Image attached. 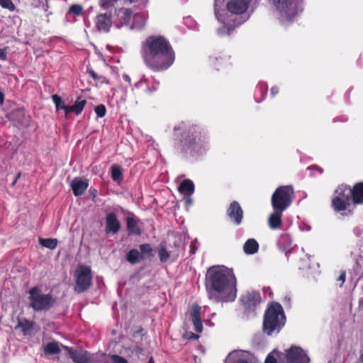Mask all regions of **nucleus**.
<instances>
[{
    "instance_id": "obj_1",
    "label": "nucleus",
    "mask_w": 363,
    "mask_h": 363,
    "mask_svg": "<svg viewBox=\"0 0 363 363\" xmlns=\"http://www.w3.org/2000/svg\"><path fill=\"white\" fill-rule=\"evenodd\" d=\"M174 149L186 159H194L208 149L206 131L200 126L182 122L174 128Z\"/></svg>"
},
{
    "instance_id": "obj_2",
    "label": "nucleus",
    "mask_w": 363,
    "mask_h": 363,
    "mask_svg": "<svg viewBox=\"0 0 363 363\" xmlns=\"http://www.w3.org/2000/svg\"><path fill=\"white\" fill-rule=\"evenodd\" d=\"M237 281L231 269L224 266L209 268L206 286L208 298L214 301H233L237 296Z\"/></svg>"
},
{
    "instance_id": "obj_3",
    "label": "nucleus",
    "mask_w": 363,
    "mask_h": 363,
    "mask_svg": "<svg viewBox=\"0 0 363 363\" xmlns=\"http://www.w3.org/2000/svg\"><path fill=\"white\" fill-rule=\"evenodd\" d=\"M142 57L145 64L155 72L167 69L175 59L172 46L162 36H150L146 39L142 48Z\"/></svg>"
},
{
    "instance_id": "obj_4",
    "label": "nucleus",
    "mask_w": 363,
    "mask_h": 363,
    "mask_svg": "<svg viewBox=\"0 0 363 363\" xmlns=\"http://www.w3.org/2000/svg\"><path fill=\"white\" fill-rule=\"evenodd\" d=\"M252 0H214L213 9L216 18L223 26L218 29L220 35H230V32L244 23L249 17L244 18Z\"/></svg>"
},
{
    "instance_id": "obj_5",
    "label": "nucleus",
    "mask_w": 363,
    "mask_h": 363,
    "mask_svg": "<svg viewBox=\"0 0 363 363\" xmlns=\"http://www.w3.org/2000/svg\"><path fill=\"white\" fill-rule=\"evenodd\" d=\"M286 323V317L281 304L272 303L265 311L263 330L268 335L279 333Z\"/></svg>"
},
{
    "instance_id": "obj_6",
    "label": "nucleus",
    "mask_w": 363,
    "mask_h": 363,
    "mask_svg": "<svg viewBox=\"0 0 363 363\" xmlns=\"http://www.w3.org/2000/svg\"><path fill=\"white\" fill-rule=\"evenodd\" d=\"M299 1L300 0H272L281 23L291 22L294 17L302 11L303 9L299 5Z\"/></svg>"
},
{
    "instance_id": "obj_7",
    "label": "nucleus",
    "mask_w": 363,
    "mask_h": 363,
    "mask_svg": "<svg viewBox=\"0 0 363 363\" xmlns=\"http://www.w3.org/2000/svg\"><path fill=\"white\" fill-rule=\"evenodd\" d=\"M294 189L291 186L278 187L272 196V206L274 211H284L292 203Z\"/></svg>"
},
{
    "instance_id": "obj_8",
    "label": "nucleus",
    "mask_w": 363,
    "mask_h": 363,
    "mask_svg": "<svg viewBox=\"0 0 363 363\" xmlns=\"http://www.w3.org/2000/svg\"><path fill=\"white\" fill-rule=\"evenodd\" d=\"M30 306L35 311H47L55 303V299L50 294H44L38 287L29 291Z\"/></svg>"
},
{
    "instance_id": "obj_9",
    "label": "nucleus",
    "mask_w": 363,
    "mask_h": 363,
    "mask_svg": "<svg viewBox=\"0 0 363 363\" xmlns=\"http://www.w3.org/2000/svg\"><path fill=\"white\" fill-rule=\"evenodd\" d=\"M74 287L75 291L82 293L87 290L91 284V269L85 266H79L75 273Z\"/></svg>"
},
{
    "instance_id": "obj_10",
    "label": "nucleus",
    "mask_w": 363,
    "mask_h": 363,
    "mask_svg": "<svg viewBox=\"0 0 363 363\" xmlns=\"http://www.w3.org/2000/svg\"><path fill=\"white\" fill-rule=\"evenodd\" d=\"M282 355L284 363H310L307 352L300 347L291 346Z\"/></svg>"
},
{
    "instance_id": "obj_11",
    "label": "nucleus",
    "mask_w": 363,
    "mask_h": 363,
    "mask_svg": "<svg viewBox=\"0 0 363 363\" xmlns=\"http://www.w3.org/2000/svg\"><path fill=\"white\" fill-rule=\"evenodd\" d=\"M261 301L260 294L256 291H248L241 296L240 302L247 315L253 313Z\"/></svg>"
},
{
    "instance_id": "obj_12",
    "label": "nucleus",
    "mask_w": 363,
    "mask_h": 363,
    "mask_svg": "<svg viewBox=\"0 0 363 363\" xmlns=\"http://www.w3.org/2000/svg\"><path fill=\"white\" fill-rule=\"evenodd\" d=\"M106 233L116 234L121 229V223L117 217L116 211H106L105 217Z\"/></svg>"
},
{
    "instance_id": "obj_13",
    "label": "nucleus",
    "mask_w": 363,
    "mask_h": 363,
    "mask_svg": "<svg viewBox=\"0 0 363 363\" xmlns=\"http://www.w3.org/2000/svg\"><path fill=\"white\" fill-rule=\"evenodd\" d=\"M225 363H254L252 354L246 351H234L229 354Z\"/></svg>"
},
{
    "instance_id": "obj_14",
    "label": "nucleus",
    "mask_w": 363,
    "mask_h": 363,
    "mask_svg": "<svg viewBox=\"0 0 363 363\" xmlns=\"http://www.w3.org/2000/svg\"><path fill=\"white\" fill-rule=\"evenodd\" d=\"M227 215L231 221L236 225L242 223L243 211L240 205L237 201H233L227 210Z\"/></svg>"
},
{
    "instance_id": "obj_15",
    "label": "nucleus",
    "mask_w": 363,
    "mask_h": 363,
    "mask_svg": "<svg viewBox=\"0 0 363 363\" xmlns=\"http://www.w3.org/2000/svg\"><path fill=\"white\" fill-rule=\"evenodd\" d=\"M70 186L72 189L73 194L75 196L82 195L89 186V182L87 179L81 177H75L70 183Z\"/></svg>"
},
{
    "instance_id": "obj_16",
    "label": "nucleus",
    "mask_w": 363,
    "mask_h": 363,
    "mask_svg": "<svg viewBox=\"0 0 363 363\" xmlns=\"http://www.w3.org/2000/svg\"><path fill=\"white\" fill-rule=\"evenodd\" d=\"M190 316L191 322L194 326V330L197 333H201L203 330V324L201 318V307L199 305H192Z\"/></svg>"
},
{
    "instance_id": "obj_17",
    "label": "nucleus",
    "mask_w": 363,
    "mask_h": 363,
    "mask_svg": "<svg viewBox=\"0 0 363 363\" xmlns=\"http://www.w3.org/2000/svg\"><path fill=\"white\" fill-rule=\"evenodd\" d=\"M67 349L69 351V354L74 363H86L89 361V354L82 349L73 350L72 348Z\"/></svg>"
},
{
    "instance_id": "obj_18",
    "label": "nucleus",
    "mask_w": 363,
    "mask_h": 363,
    "mask_svg": "<svg viewBox=\"0 0 363 363\" xmlns=\"http://www.w3.org/2000/svg\"><path fill=\"white\" fill-rule=\"evenodd\" d=\"M112 24L111 15L104 13L99 14L96 17V26L99 30L108 32Z\"/></svg>"
},
{
    "instance_id": "obj_19",
    "label": "nucleus",
    "mask_w": 363,
    "mask_h": 363,
    "mask_svg": "<svg viewBox=\"0 0 363 363\" xmlns=\"http://www.w3.org/2000/svg\"><path fill=\"white\" fill-rule=\"evenodd\" d=\"M153 84L152 86H150V80L143 77L138 82L135 84V86L137 88H143L145 87V92L148 94H151L155 91L159 87V82H157L154 78L152 79Z\"/></svg>"
},
{
    "instance_id": "obj_20",
    "label": "nucleus",
    "mask_w": 363,
    "mask_h": 363,
    "mask_svg": "<svg viewBox=\"0 0 363 363\" xmlns=\"http://www.w3.org/2000/svg\"><path fill=\"white\" fill-rule=\"evenodd\" d=\"M116 18L118 21L117 27L122 26L129 23L132 18V12L128 9L121 8L116 11Z\"/></svg>"
},
{
    "instance_id": "obj_21",
    "label": "nucleus",
    "mask_w": 363,
    "mask_h": 363,
    "mask_svg": "<svg viewBox=\"0 0 363 363\" xmlns=\"http://www.w3.org/2000/svg\"><path fill=\"white\" fill-rule=\"evenodd\" d=\"M277 244L279 247L286 252H288L292 248L293 240L291 236L286 233L280 235Z\"/></svg>"
},
{
    "instance_id": "obj_22",
    "label": "nucleus",
    "mask_w": 363,
    "mask_h": 363,
    "mask_svg": "<svg viewBox=\"0 0 363 363\" xmlns=\"http://www.w3.org/2000/svg\"><path fill=\"white\" fill-rule=\"evenodd\" d=\"M259 250V244L254 238H250L246 240L243 245V251L246 255H254Z\"/></svg>"
},
{
    "instance_id": "obj_23",
    "label": "nucleus",
    "mask_w": 363,
    "mask_h": 363,
    "mask_svg": "<svg viewBox=\"0 0 363 363\" xmlns=\"http://www.w3.org/2000/svg\"><path fill=\"white\" fill-rule=\"evenodd\" d=\"M179 191L184 195H192L194 192V182L190 179H184L179 186Z\"/></svg>"
},
{
    "instance_id": "obj_24",
    "label": "nucleus",
    "mask_w": 363,
    "mask_h": 363,
    "mask_svg": "<svg viewBox=\"0 0 363 363\" xmlns=\"http://www.w3.org/2000/svg\"><path fill=\"white\" fill-rule=\"evenodd\" d=\"M284 211H274L269 218V225L272 229H277L281 224L282 213Z\"/></svg>"
},
{
    "instance_id": "obj_25",
    "label": "nucleus",
    "mask_w": 363,
    "mask_h": 363,
    "mask_svg": "<svg viewBox=\"0 0 363 363\" xmlns=\"http://www.w3.org/2000/svg\"><path fill=\"white\" fill-rule=\"evenodd\" d=\"M352 201L356 204L363 203V183L357 184L352 189Z\"/></svg>"
},
{
    "instance_id": "obj_26",
    "label": "nucleus",
    "mask_w": 363,
    "mask_h": 363,
    "mask_svg": "<svg viewBox=\"0 0 363 363\" xmlns=\"http://www.w3.org/2000/svg\"><path fill=\"white\" fill-rule=\"evenodd\" d=\"M127 230L129 235H139L141 230L138 225V221L133 217L127 218Z\"/></svg>"
},
{
    "instance_id": "obj_27",
    "label": "nucleus",
    "mask_w": 363,
    "mask_h": 363,
    "mask_svg": "<svg viewBox=\"0 0 363 363\" xmlns=\"http://www.w3.org/2000/svg\"><path fill=\"white\" fill-rule=\"evenodd\" d=\"M133 28L140 29L145 26L146 23L147 15L145 13H138L133 16Z\"/></svg>"
},
{
    "instance_id": "obj_28",
    "label": "nucleus",
    "mask_w": 363,
    "mask_h": 363,
    "mask_svg": "<svg viewBox=\"0 0 363 363\" xmlns=\"http://www.w3.org/2000/svg\"><path fill=\"white\" fill-rule=\"evenodd\" d=\"M350 200L343 199L340 196H335L333 199V206L337 211H344L347 208Z\"/></svg>"
},
{
    "instance_id": "obj_29",
    "label": "nucleus",
    "mask_w": 363,
    "mask_h": 363,
    "mask_svg": "<svg viewBox=\"0 0 363 363\" xmlns=\"http://www.w3.org/2000/svg\"><path fill=\"white\" fill-rule=\"evenodd\" d=\"M335 194V196L350 200L351 196L352 197V189L347 186L341 185L336 189Z\"/></svg>"
},
{
    "instance_id": "obj_30",
    "label": "nucleus",
    "mask_w": 363,
    "mask_h": 363,
    "mask_svg": "<svg viewBox=\"0 0 363 363\" xmlns=\"http://www.w3.org/2000/svg\"><path fill=\"white\" fill-rule=\"evenodd\" d=\"M60 351V345L57 342H49L44 347V352L46 354H57Z\"/></svg>"
},
{
    "instance_id": "obj_31",
    "label": "nucleus",
    "mask_w": 363,
    "mask_h": 363,
    "mask_svg": "<svg viewBox=\"0 0 363 363\" xmlns=\"http://www.w3.org/2000/svg\"><path fill=\"white\" fill-rule=\"evenodd\" d=\"M39 242L46 248L54 250L57 246L58 240L55 238H40Z\"/></svg>"
},
{
    "instance_id": "obj_32",
    "label": "nucleus",
    "mask_w": 363,
    "mask_h": 363,
    "mask_svg": "<svg viewBox=\"0 0 363 363\" xmlns=\"http://www.w3.org/2000/svg\"><path fill=\"white\" fill-rule=\"evenodd\" d=\"M141 258L140 253L136 249L130 250L126 255L127 260L133 264L138 263Z\"/></svg>"
},
{
    "instance_id": "obj_33",
    "label": "nucleus",
    "mask_w": 363,
    "mask_h": 363,
    "mask_svg": "<svg viewBox=\"0 0 363 363\" xmlns=\"http://www.w3.org/2000/svg\"><path fill=\"white\" fill-rule=\"evenodd\" d=\"M111 178L114 182H117L118 184L122 182L123 174L120 167L117 165H113L111 167Z\"/></svg>"
},
{
    "instance_id": "obj_34",
    "label": "nucleus",
    "mask_w": 363,
    "mask_h": 363,
    "mask_svg": "<svg viewBox=\"0 0 363 363\" xmlns=\"http://www.w3.org/2000/svg\"><path fill=\"white\" fill-rule=\"evenodd\" d=\"M86 104V101L85 99H82L81 97L77 98L74 104L72 105L73 112L75 113L76 115L80 114L82 112Z\"/></svg>"
},
{
    "instance_id": "obj_35",
    "label": "nucleus",
    "mask_w": 363,
    "mask_h": 363,
    "mask_svg": "<svg viewBox=\"0 0 363 363\" xmlns=\"http://www.w3.org/2000/svg\"><path fill=\"white\" fill-rule=\"evenodd\" d=\"M158 255L161 262H166L169 258V253L163 244H160L158 250Z\"/></svg>"
},
{
    "instance_id": "obj_36",
    "label": "nucleus",
    "mask_w": 363,
    "mask_h": 363,
    "mask_svg": "<svg viewBox=\"0 0 363 363\" xmlns=\"http://www.w3.org/2000/svg\"><path fill=\"white\" fill-rule=\"evenodd\" d=\"M282 354L277 350H274L268 354L264 363H278V359H281Z\"/></svg>"
},
{
    "instance_id": "obj_37",
    "label": "nucleus",
    "mask_w": 363,
    "mask_h": 363,
    "mask_svg": "<svg viewBox=\"0 0 363 363\" xmlns=\"http://www.w3.org/2000/svg\"><path fill=\"white\" fill-rule=\"evenodd\" d=\"M267 89H268L267 84L264 82H262L258 85L257 91H259L261 98H260V99H257V96H255V100L257 102L259 103L264 99V97L266 96V95L267 94Z\"/></svg>"
},
{
    "instance_id": "obj_38",
    "label": "nucleus",
    "mask_w": 363,
    "mask_h": 363,
    "mask_svg": "<svg viewBox=\"0 0 363 363\" xmlns=\"http://www.w3.org/2000/svg\"><path fill=\"white\" fill-rule=\"evenodd\" d=\"M210 64L215 67L216 69H219L220 67L226 62V59H223L222 57H211L209 58Z\"/></svg>"
},
{
    "instance_id": "obj_39",
    "label": "nucleus",
    "mask_w": 363,
    "mask_h": 363,
    "mask_svg": "<svg viewBox=\"0 0 363 363\" xmlns=\"http://www.w3.org/2000/svg\"><path fill=\"white\" fill-rule=\"evenodd\" d=\"M0 6L10 11H14L16 10V6L11 0H0Z\"/></svg>"
},
{
    "instance_id": "obj_40",
    "label": "nucleus",
    "mask_w": 363,
    "mask_h": 363,
    "mask_svg": "<svg viewBox=\"0 0 363 363\" xmlns=\"http://www.w3.org/2000/svg\"><path fill=\"white\" fill-rule=\"evenodd\" d=\"M82 10L83 9L82 6L79 4H74L69 7V11L74 16H79L82 14Z\"/></svg>"
},
{
    "instance_id": "obj_41",
    "label": "nucleus",
    "mask_w": 363,
    "mask_h": 363,
    "mask_svg": "<svg viewBox=\"0 0 363 363\" xmlns=\"http://www.w3.org/2000/svg\"><path fill=\"white\" fill-rule=\"evenodd\" d=\"M95 113L96 116L99 118H102L106 115V108L104 105L100 104L95 107L94 108Z\"/></svg>"
},
{
    "instance_id": "obj_42",
    "label": "nucleus",
    "mask_w": 363,
    "mask_h": 363,
    "mask_svg": "<svg viewBox=\"0 0 363 363\" xmlns=\"http://www.w3.org/2000/svg\"><path fill=\"white\" fill-rule=\"evenodd\" d=\"M140 250L143 254L152 256V248L149 244H142L140 245Z\"/></svg>"
},
{
    "instance_id": "obj_43",
    "label": "nucleus",
    "mask_w": 363,
    "mask_h": 363,
    "mask_svg": "<svg viewBox=\"0 0 363 363\" xmlns=\"http://www.w3.org/2000/svg\"><path fill=\"white\" fill-rule=\"evenodd\" d=\"M52 101L55 104L56 108L57 111L61 109L62 105L64 104L62 98L57 94H55L52 96Z\"/></svg>"
},
{
    "instance_id": "obj_44",
    "label": "nucleus",
    "mask_w": 363,
    "mask_h": 363,
    "mask_svg": "<svg viewBox=\"0 0 363 363\" xmlns=\"http://www.w3.org/2000/svg\"><path fill=\"white\" fill-rule=\"evenodd\" d=\"M111 359L113 363H128V362L124 357L117 354H113L111 356Z\"/></svg>"
},
{
    "instance_id": "obj_45",
    "label": "nucleus",
    "mask_w": 363,
    "mask_h": 363,
    "mask_svg": "<svg viewBox=\"0 0 363 363\" xmlns=\"http://www.w3.org/2000/svg\"><path fill=\"white\" fill-rule=\"evenodd\" d=\"M117 0H101L100 4L101 7L108 9Z\"/></svg>"
},
{
    "instance_id": "obj_46",
    "label": "nucleus",
    "mask_w": 363,
    "mask_h": 363,
    "mask_svg": "<svg viewBox=\"0 0 363 363\" xmlns=\"http://www.w3.org/2000/svg\"><path fill=\"white\" fill-rule=\"evenodd\" d=\"M184 336L186 339L188 340H197L199 337L198 335L194 334L191 332H186Z\"/></svg>"
},
{
    "instance_id": "obj_47",
    "label": "nucleus",
    "mask_w": 363,
    "mask_h": 363,
    "mask_svg": "<svg viewBox=\"0 0 363 363\" xmlns=\"http://www.w3.org/2000/svg\"><path fill=\"white\" fill-rule=\"evenodd\" d=\"M19 116L20 118L24 116V112L22 110H16L11 113V118L14 119L15 117Z\"/></svg>"
},
{
    "instance_id": "obj_48",
    "label": "nucleus",
    "mask_w": 363,
    "mask_h": 363,
    "mask_svg": "<svg viewBox=\"0 0 363 363\" xmlns=\"http://www.w3.org/2000/svg\"><path fill=\"white\" fill-rule=\"evenodd\" d=\"M184 201L186 207L190 206L193 203L191 195H184Z\"/></svg>"
},
{
    "instance_id": "obj_49",
    "label": "nucleus",
    "mask_w": 363,
    "mask_h": 363,
    "mask_svg": "<svg viewBox=\"0 0 363 363\" xmlns=\"http://www.w3.org/2000/svg\"><path fill=\"white\" fill-rule=\"evenodd\" d=\"M61 109L64 110L65 116H67L68 113H69L71 112H73V106H66L65 104H62Z\"/></svg>"
},
{
    "instance_id": "obj_50",
    "label": "nucleus",
    "mask_w": 363,
    "mask_h": 363,
    "mask_svg": "<svg viewBox=\"0 0 363 363\" xmlns=\"http://www.w3.org/2000/svg\"><path fill=\"white\" fill-rule=\"evenodd\" d=\"M7 56V48L0 49V60H6Z\"/></svg>"
},
{
    "instance_id": "obj_51",
    "label": "nucleus",
    "mask_w": 363,
    "mask_h": 363,
    "mask_svg": "<svg viewBox=\"0 0 363 363\" xmlns=\"http://www.w3.org/2000/svg\"><path fill=\"white\" fill-rule=\"evenodd\" d=\"M88 72L89 74H90V76H91V77L94 79V80H98L99 79L100 77H99L97 75V74L91 69H88Z\"/></svg>"
},
{
    "instance_id": "obj_52",
    "label": "nucleus",
    "mask_w": 363,
    "mask_h": 363,
    "mask_svg": "<svg viewBox=\"0 0 363 363\" xmlns=\"http://www.w3.org/2000/svg\"><path fill=\"white\" fill-rule=\"evenodd\" d=\"M345 278H346V274L345 272H342V274H340V276L339 277V279H338V280L341 281L340 286H342V284L345 282Z\"/></svg>"
},
{
    "instance_id": "obj_53",
    "label": "nucleus",
    "mask_w": 363,
    "mask_h": 363,
    "mask_svg": "<svg viewBox=\"0 0 363 363\" xmlns=\"http://www.w3.org/2000/svg\"><path fill=\"white\" fill-rule=\"evenodd\" d=\"M279 92V89L277 86H272L271 89V95L274 96Z\"/></svg>"
},
{
    "instance_id": "obj_54",
    "label": "nucleus",
    "mask_w": 363,
    "mask_h": 363,
    "mask_svg": "<svg viewBox=\"0 0 363 363\" xmlns=\"http://www.w3.org/2000/svg\"><path fill=\"white\" fill-rule=\"evenodd\" d=\"M197 250V247L195 244L191 243L190 245V253L191 254H195Z\"/></svg>"
},
{
    "instance_id": "obj_55",
    "label": "nucleus",
    "mask_w": 363,
    "mask_h": 363,
    "mask_svg": "<svg viewBox=\"0 0 363 363\" xmlns=\"http://www.w3.org/2000/svg\"><path fill=\"white\" fill-rule=\"evenodd\" d=\"M123 79L125 82H128V83H130V76H129L128 74H123Z\"/></svg>"
},
{
    "instance_id": "obj_56",
    "label": "nucleus",
    "mask_w": 363,
    "mask_h": 363,
    "mask_svg": "<svg viewBox=\"0 0 363 363\" xmlns=\"http://www.w3.org/2000/svg\"><path fill=\"white\" fill-rule=\"evenodd\" d=\"M4 101V95L0 91V106H2Z\"/></svg>"
},
{
    "instance_id": "obj_57",
    "label": "nucleus",
    "mask_w": 363,
    "mask_h": 363,
    "mask_svg": "<svg viewBox=\"0 0 363 363\" xmlns=\"http://www.w3.org/2000/svg\"><path fill=\"white\" fill-rule=\"evenodd\" d=\"M148 363H155L154 359H153V358H152V357H150V358L149 359Z\"/></svg>"
},
{
    "instance_id": "obj_58",
    "label": "nucleus",
    "mask_w": 363,
    "mask_h": 363,
    "mask_svg": "<svg viewBox=\"0 0 363 363\" xmlns=\"http://www.w3.org/2000/svg\"><path fill=\"white\" fill-rule=\"evenodd\" d=\"M18 123H19L20 124H23V123H23V119H21V118H19V119H18Z\"/></svg>"
},
{
    "instance_id": "obj_59",
    "label": "nucleus",
    "mask_w": 363,
    "mask_h": 363,
    "mask_svg": "<svg viewBox=\"0 0 363 363\" xmlns=\"http://www.w3.org/2000/svg\"><path fill=\"white\" fill-rule=\"evenodd\" d=\"M305 230H311V227L310 226H306V227H305Z\"/></svg>"
},
{
    "instance_id": "obj_60",
    "label": "nucleus",
    "mask_w": 363,
    "mask_h": 363,
    "mask_svg": "<svg viewBox=\"0 0 363 363\" xmlns=\"http://www.w3.org/2000/svg\"><path fill=\"white\" fill-rule=\"evenodd\" d=\"M360 359L362 362H363V353L360 355Z\"/></svg>"
},
{
    "instance_id": "obj_61",
    "label": "nucleus",
    "mask_w": 363,
    "mask_h": 363,
    "mask_svg": "<svg viewBox=\"0 0 363 363\" xmlns=\"http://www.w3.org/2000/svg\"><path fill=\"white\" fill-rule=\"evenodd\" d=\"M318 169L320 170V173H322V169Z\"/></svg>"
}]
</instances>
